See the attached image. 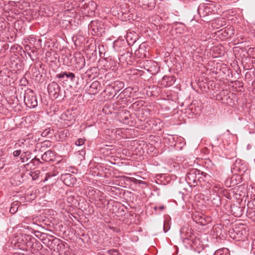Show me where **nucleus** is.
Returning <instances> with one entry per match:
<instances>
[{
  "label": "nucleus",
  "instance_id": "obj_1",
  "mask_svg": "<svg viewBox=\"0 0 255 255\" xmlns=\"http://www.w3.org/2000/svg\"><path fill=\"white\" fill-rule=\"evenodd\" d=\"M24 102L29 108H33L37 106L36 95L32 90L28 89L25 91Z\"/></svg>",
  "mask_w": 255,
  "mask_h": 255
},
{
  "label": "nucleus",
  "instance_id": "obj_2",
  "mask_svg": "<svg viewBox=\"0 0 255 255\" xmlns=\"http://www.w3.org/2000/svg\"><path fill=\"white\" fill-rule=\"evenodd\" d=\"M35 239L30 236L24 234L19 238V243L22 247H19V249L23 251H28L33 248Z\"/></svg>",
  "mask_w": 255,
  "mask_h": 255
},
{
  "label": "nucleus",
  "instance_id": "obj_3",
  "mask_svg": "<svg viewBox=\"0 0 255 255\" xmlns=\"http://www.w3.org/2000/svg\"><path fill=\"white\" fill-rule=\"evenodd\" d=\"M197 12L201 17L205 18L210 14L215 13L216 9L212 3L203 4L199 6Z\"/></svg>",
  "mask_w": 255,
  "mask_h": 255
},
{
  "label": "nucleus",
  "instance_id": "obj_4",
  "mask_svg": "<svg viewBox=\"0 0 255 255\" xmlns=\"http://www.w3.org/2000/svg\"><path fill=\"white\" fill-rule=\"evenodd\" d=\"M51 239L49 238V254L51 255H59V249L61 241L57 238L50 236Z\"/></svg>",
  "mask_w": 255,
  "mask_h": 255
},
{
  "label": "nucleus",
  "instance_id": "obj_5",
  "mask_svg": "<svg viewBox=\"0 0 255 255\" xmlns=\"http://www.w3.org/2000/svg\"><path fill=\"white\" fill-rule=\"evenodd\" d=\"M200 175V170L192 169L186 174V181L190 187H195L198 184L197 176Z\"/></svg>",
  "mask_w": 255,
  "mask_h": 255
},
{
  "label": "nucleus",
  "instance_id": "obj_6",
  "mask_svg": "<svg viewBox=\"0 0 255 255\" xmlns=\"http://www.w3.org/2000/svg\"><path fill=\"white\" fill-rule=\"evenodd\" d=\"M103 24L102 22L97 20H93L89 24V30L93 35H102L104 32L103 28Z\"/></svg>",
  "mask_w": 255,
  "mask_h": 255
},
{
  "label": "nucleus",
  "instance_id": "obj_7",
  "mask_svg": "<svg viewBox=\"0 0 255 255\" xmlns=\"http://www.w3.org/2000/svg\"><path fill=\"white\" fill-rule=\"evenodd\" d=\"M233 172L243 174L247 169V166L245 162L241 159H238L236 160L233 165Z\"/></svg>",
  "mask_w": 255,
  "mask_h": 255
},
{
  "label": "nucleus",
  "instance_id": "obj_8",
  "mask_svg": "<svg viewBox=\"0 0 255 255\" xmlns=\"http://www.w3.org/2000/svg\"><path fill=\"white\" fill-rule=\"evenodd\" d=\"M59 87L55 82L49 84V97L53 100L58 98L59 95Z\"/></svg>",
  "mask_w": 255,
  "mask_h": 255
},
{
  "label": "nucleus",
  "instance_id": "obj_9",
  "mask_svg": "<svg viewBox=\"0 0 255 255\" xmlns=\"http://www.w3.org/2000/svg\"><path fill=\"white\" fill-rule=\"evenodd\" d=\"M61 178L63 183L67 186H73L77 181L74 175L70 173L62 174Z\"/></svg>",
  "mask_w": 255,
  "mask_h": 255
},
{
  "label": "nucleus",
  "instance_id": "obj_10",
  "mask_svg": "<svg viewBox=\"0 0 255 255\" xmlns=\"http://www.w3.org/2000/svg\"><path fill=\"white\" fill-rule=\"evenodd\" d=\"M137 5L144 9L154 7L156 3L155 0H134Z\"/></svg>",
  "mask_w": 255,
  "mask_h": 255
},
{
  "label": "nucleus",
  "instance_id": "obj_11",
  "mask_svg": "<svg viewBox=\"0 0 255 255\" xmlns=\"http://www.w3.org/2000/svg\"><path fill=\"white\" fill-rule=\"evenodd\" d=\"M55 215H57V213L53 211V210H49V216H51V218L52 219V220H50V219L49 218V232H52V230L50 229V228H53V229L56 228V226H57L58 224V220L57 219V218L55 217Z\"/></svg>",
  "mask_w": 255,
  "mask_h": 255
},
{
  "label": "nucleus",
  "instance_id": "obj_12",
  "mask_svg": "<svg viewBox=\"0 0 255 255\" xmlns=\"http://www.w3.org/2000/svg\"><path fill=\"white\" fill-rule=\"evenodd\" d=\"M109 88H112L115 92L114 97L125 87L124 83L120 81H116L108 85Z\"/></svg>",
  "mask_w": 255,
  "mask_h": 255
},
{
  "label": "nucleus",
  "instance_id": "obj_13",
  "mask_svg": "<svg viewBox=\"0 0 255 255\" xmlns=\"http://www.w3.org/2000/svg\"><path fill=\"white\" fill-rule=\"evenodd\" d=\"M135 55L139 58H147V52L146 50V47L144 44H141L138 49L135 51Z\"/></svg>",
  "mask_w": 255,
  "mask_h": 255
},
{
  "label": "nucleus",
  "instance_id": "obj_14",
  "mask_svg": "<svg viewBox=\"0 0 255 255\" xmlns=\"http://www.w3.org/2000/svg\"><path fill=\"white\" fill-rule=\"evenodd\" d=\"M175 82V78L174 76H164L162 80V84L164 87H168L172 85Z\"/></svg>",
  "mask_w": 255,
  "mask_h": 255
},
{
  "label": "nucleus",
  "instance_id": "obj_15",
  "mask_svg": "<svg viewBox=\"0 0 255 255\" xmlns=\"http://www.w3.org/2000/svg\"><path fill=\"white\" fill-rule=\"evenodd\" d=\"M113 48L116 51L121 53L122 55L124 54L125 46L123 42L120 41H114L113 43Z\"/></svg>",
  "mask_w": 255,
  "mask_h": 255
},
{
  "label": "nucleus",
  "instance_id": "obj_16",
  "mask_svg": "<svg viewBox=\"0 0 255 255\" xmlns=\"http://www.w3.org/2000/svg\"><path fill=\"white\" fill-rule=\"evenodd\" d=\"M233 215L236 217H241L243 214V209L238 206L233 205L231 208Z\"/></svg>",
  "mask_w": 255,
  "mask_h": 255
},
{
  "label": "nucleus",
  "instance_id": "obj_17",
  "mask_svg": "<svg viewBox=\"0 0 255 255\" xmlns=\"http://www.w3.org/2000/svg\"><path fill=\"white\" fill-rule=\"evenodd\" d=\"M59 60H56V58H54V60H50V63L49 62V67H50L53 72H56L59 68Z\"/></svg>",
  "mask_w": 255,
  "mask_h": 255
},
{
  "label": "nucleus",
  "instance_id": "obj_18",
  "mask_svg": "<svg viewBox=\"0 0 255 255\" xmlns=\"http://www.w3.org/2000/svg\"><path fill=\"white\" fill-rule=\"evenodd\" d=\"M100 193V191L98 190H95L92 188H90L87 192V196L92 200H96V196H98Z\"/></svg>",
  "mask_w": 255,
  "mask_h": 255
},
{
  "label": "nucleus",
  "instance_id": "obj_19",
  "mask_svg": "<svg viewBox=\"0 0 255 255\" xmlns=\"http://www.w3.org/2000/svg\"><path fill=\"white\" fill-rule=\"evenodd\" d=\"M66 76L67 78L70 79L71 81H73V80L75 78V75L74 73L71 72L67 73L66 72H62L59 74L56 75L57 77L59 78H63L64 76Z\"/></svg>",
  "mask_w": 255,
  "mask_h": 255
},
{
  "label": "nucleus",
  "instance_id": "obj_20",
  "mask_svg": "<svg viewBox=\"0 0 255 255\" xmlns=\"http://www.w3.org/2000/svg\"><path fill=\"white\" fill-rule=\"evenodd\" d=\"M214 255H230V254L227 248H223L217 250Z\"/></svg>",
  "mask_w": 255,
  "mask_h": 255
},
{
  "label": "nucleus",
  "instance_id": "obj_21",
  "mask_svg": "<svg viewBox=\"0 0 255 255\" xmlns=\"http://www.w3.org/2000/svg\"><path fill=\"white\" fill-rule=\"evenodd\" d=\"M58 173V171L57 168L56 166L51 165L50 168H49V178H50L51 176H55Z\"/></svg>",
  "mask_w": 255,
  "mask_h": 255
},
{
  "label": "nucleus",
  "instance_id": "obj_22",
  "mask_svg": "<svg viewBox=\"0 0 255 255\" xmlns=\"http://www.w3.org/2000/svg\"><path fill=\"white\" fill-rule=\"evenodd\" d=\"M27 40L29 43L32 46L35 45V44H38V43L39 42V39H38L37 41L36 37L33 35L28 36L27 38Z\"/></svg>",
  "mask_w": 255,
  "mask_h": 255
},
{
  "label": "nucleus",
  "instance_id": "obj_23",
  "mask_svg": "<svg viewBox=\"0 0 255 255\" xmlns=\"http://www.w3.org/2000/svg\"><path fill=\"white\" fill-rule=\"evenodd\" d=\"M58 55L56 51L53 50L51 49L50 51H49V58H50V59H49V62L50 60H54V58H56V60H58Z\"/></svg>",
  "mask_w": 255,
  "mask_h": 255
},
{
  "label": "nucleus",
  "instance_id": "obj_24",
  "mask_svg": "<svg viewBox=\"0 0 255 255\" xmlns=\"http://www.w3.org/2000/svg\"><path fill=\"white\" fill-rule=\"evenodd\" d=\"M36 48L33 47L30 51L27 52V54L30 58L33 61L36 57L37 52L36 51Z\"/></svg>",
  "mask_w": 255,
  "mask_h": 255
},
{
  "label": "nucleus",
  "instance_id": "obj_25",
  "mask_svg": "<svg viewBox=\"0 0 255 255\" xmlns=\"http://www.w3.org/2000/svg\"><path fill=\"white\" fill-rule=\"evenodd\" d=\"M30 154V153L28 151H23L20 156V160L21 162H24L26 160L28 159V156Z\"/></svg>",
  "mask_w": 255,
  "mask_h": 255
},
{
  "label": "nucleus",
  "instance_id": "obj_26",
  "mask_svg": "<svg viewBox=\"0 0 255 255\" xmlns=\"http://www.w3.org/2000/svg\"><path fill=\"white\" fill-rule=\"evenodd\" d=\"M69 134L70 133L69 130L67 129H65L60 131L59 133V136L60 138L63 140L69 136Z\"/></svg>",
  "mask_w": 255,
  "mask_h": 255
},
{
  "label": "nucleus",
  "instance_id": "obj_27",
  "mask_svg": "<svg viewBox=\"0 0 255 255\" xmlns=\"http://www.w3.org/2000/svg\"><path fill=\"white\" fill-rule=\"evenodd\" d=\"M211 221L210 218L209 217L205 218V217H200V219H198L197 222L199 223L204 225L207 224L208 223Z\"/></svg>",
  "mask_w": 255,
  "mask_h": 255
},
{
  "label": "nucleus",
  "instance_id": "obj_28",
  "mask_svg": "<svg viewBox=\"0 0 255 255\" xmlns=\"http://www.w3.org/2000/svg\"><path fill=\"white\" fill-rule=\"evenodd\" d=\"M170 228V225L168 221H164L163 222V231L164 233H166Z\"/></svg>",
  "mask_w": 255,
  "mask_h": 255
},
{
  "label": "nucleus",
  "instance_id": "obj_29",
  "mask_svg": "<svg viewBox=\"0 0 255 255\" xmlns=\"http://www.w3.org/2000/svg\"><path fill=\"white\" fill-rule=\"evenodd\" d=\"M128 93L131 94V89L130 88H127L125 89L120 95L119 96H121V97H122V96H128Z\"/></svg>",
  "mask_w": 255,
  "mask_h": 255
},
{
  "label": "nucleus",
  "instance_id": "obj_30",
  "mask_svg": "<svg viewBox=\"0 0 255 255\" xmlns=\"http://www.w3.org/2000/svg\"><path fill=\"white\" fill-rule=\"evenodd\" d=\"M17 209L18 207H17V203H14L12 204V206L9 210V212L11 214H14L17 211Z\"/></svg>",
  "mask_w": 255,
  "mask_h": 255
},
{
  "label": "nucleus",
  "instance_id": "obj_31",
  "mask_svg": "<svg viewBox=\"0 0 255 255\" xmlns=\"http://www.w3.org/2000/svg\"><path fill=\"white\" fill-rule=\"evenodd\" d=\"M223 32L224 33H222V34H224L225 37H227V38L229 36L230 37L233 34V32H232V30H231L230 28H228L227 30H225L223 31Z\"/></svg>",
  "mask_w": 255,
  "mask_h": 255
},
{
  "label": "nucleus",
  "instance_id": "obj_32",
  "mask_svg": "<svg viewBox=\"0 0 255 255\" xmlns=\"http://www.w3.org/2000/svg\"><path fill=\"white\" fill-rule=\"evenodd\" d=\"M127 4L126 3H123L121 6V12L123 13V14H126L128 12H129V9H128V8H125V6H126Z\"/></svg>",
  "mask_w": 255,
  "mask_h": 255
},
{
  "label": "nucleus",
  "instance_id": "obj_33",
  "mask_svg": "<svg viewBox=\"0 0 255 255\" xmlns=\"http://www.w3.org/2000/svg\"><path fill=\"white\" fill-rule=\"evenodd\" d=\"M212 188V190L215 192H217L219 191V190L221 189V186L219 184H214L211 186Z\"/></svg>",
  "mask_w": 255,
  "mask_h": 255
},
{
  "label": "nucleus",
  "instance_id": "obj_34",
  "mask_svg": "<svg viewBox=\"0 0 255 255\" xmlns=\"http://www.w3.org/2000/svg\"><path fill=\"white\" fill-rule=\"evenodd\" d=\"M85 139L84 138H79L75 141V144L77 146L82 145L85 142Z\"/></svg>",
  "mask_w": 255,
  "mask_h": 255
},
{
  "label": "nucleus",
  "instance_id": "obj_35",
  "mask_svg": "<svg viewBox=\"0 0 255 255\" xmlns=\"http://www.w3.org/2000/svg\"><path fill=\"white\" fill-rule=\"evenodd\" d=\"M108 255H120L118 252L116 250H110L107 252Z\"/></svg>",
  "mask_w": 255,
  "mask_h": 255
},
{
  "label": "nucleus",
  "instance_id": "obj_36",
  "mask_svg": "<svg viewBox=\"0 0 255 255\" xmlns=\"http://www.w3.org/2000/svg\"><path fill=\"white\" fill-rule=\"evenodd\" d=\"M41 99L42 102L46 105H47V98L45 94L44 93L43 95H40Z\"/></svg>",
  "mask_w": 255,
  "mask_h": 255
},
{
  "label": "nucleus",
  "instance_id": "obj_37",
  "mask_svg": "<svg viewBox=\"0 0 255 255\" xmlns=\"http://www.w3.org/2000/svg\"><path fill=\"white\" fill-rule=\"evenodd\" d=\"M21 149L16 150L13 151V155L15 157H17L21 153Z\"/></svg>",
  "mask_w": 255,
  "mask_h": 255
},
{
  "label": "nucleus",
  "instance_id": "obj_38",
  "mask_svg": "<svg viewBox=\"0 0 255 255\" xmlns=\"http://www.w3.org/2000/svg\"><path fill=\"white\" fill-rule=\"evenodd\" d=\"M200 174H201L202 176H203L202 177L204 178L205 179H208L210 176L209 174L207 173L204 172L203 171L200 172Z\"/></svg>",
  "mask_w": 255,
  "mask_h": 255
},
{
  "label": "nucleus",
  "instance_id": "obj_39",
  "mask_svg": "<svg viewBox=\"0 0 255 255\" xmlns=\"http://www.w3.org/2000/svg\"><path fill=\"white\" fill-rule=\"evenodd\" d=\"M144 112L146 113L147 114H149V110L147 109H145V108H142L140 110V113L139 114V115L140 114H144Z\"/></svg>",
  "mask_w": 255,
  "mask_h": 255
},
{
  "label": "nucleus",
  "instance_id": "obj_40",
  "mask_svg": "<svg viewBox=\"0 0 255 255\" xmlns=\"http://www.w3.org/2000/svg\"><path fill=\"white\" fill-rule=\"evenodd\" d=\"M124 113L125 114L124 119L126 121L128 119V116H130L129 112L127 110H125V111L124 112Z\"/></svg>",
  "mask_w": 255,
  "mask_h": 255
},
{
  "label": "nucleus",
  "instance_id": "obj_41",
  "mask_svg": "<svg viewBox=\"0 0 255 255\" xmlns=\"http://www.w3.org/2000/svg\"><path fill=\"white\" fill-rule=\"evenodd\" d=\"M197 181L199 182L201 184H202V182L205 181L204 178L202 177H198L197 176Z\"/></svg>",
  "mask_w": 255,
  "mask_h": 255
},
{
  "label": "nucleus",
  "instance_id": "obj_42",
  "mask_svg": "<svg viewBox=\"0 0 255 255\" xmlns=\"http://www.w3.org/2000/svg\"><path fill=\"white\" fill-rule=\"evenodd\" d=\"M159 121V120L157 119V120H155L154 119H151L149 121V122H150V124L149 125H150V124H154V123H157Z\"/></svg>",
  "mask_w": 255,
  "mask_h": 255
},
{
  "label": "nucleus",
  "instance_id": "obj_43",
  "mask_svg": "<svg viewBox=\"0 0 255 255\" xmlns=\"http://www.w3.org/2000/svg\"><path fill=\"white\" fill-rule=\"evenodd\" d=\"M32 49V48H31V47L28 45H26L25 46V50L28 52V51H30Z\"/></svg>",
  "mask_w": 255,
  "mask_h": 255
},
{
  "label": "nucleus",
  "instance_id": "obj_44",
  "mask_svg": "<svg viewBox=\"0 0 255 255\" xmlns=\"http://www.w3.org/2000/svg\"><path fill=\"white\" fill-rule=\"evenodd\" d=\"M31 175L33 179H36L38 177V174L36 173L32 172Z\"/></svg>",
  "mask_w": 255,
  "mask_h": 255
},
{
  "label": "nucleus",
  "instance_id": "obj_45",
  "mask_svg": "<svg viewBox=\"0 0 255 255\" xmlns=\"http://www.w3.org/2000/svg\"><path fill=\"white\" fill-rule=\"evenodd\" d=\"M46 156H47V155H46V152H45L44 153V154L42 156V159L43 160H45V158H46Z\"/></svg>",
  "mask_w": 255,
  "mask_h": 255
},
{
  "label": "nucleus",
  "instance_id": "obj_46",
  "mask_svg": "<svg viewBox=\"0 0 255 255\" xmlns=\"http://www.w3.org/2000/svg\"><path fill=\"white\" fill-rule=\"evenodd\" d=\"M164 209V206H160L158 207V209L161 210V211H162Z\"/></svg>",
  "mask_w": 255,
  "mask_h": 255
},
{
  "label": "nucleus",
  "instance_id": "obj_47",
  "mask_svg": "<svg viewBox=\"0 0 255 255\" xmlns=\"http://www.w3.org/2000/svg\"><path fill=\"white\" fill-rule=\"evenodd\" d=\"M48 133V131H44L42 133V135L43 136H46L47 135V134Z\"/></svg>",
  "mask_w": 255,
  "mask_h": 255
},
{
  "label": "nucleus",
  "instance_id": "obj_48",
  "mask_svg": "<svg viewBox=\"0 0 255 255\" xmlns=\"http://www.w3.org/2000/svg\"><path fill=\"white\" fill-rule=\"evenodd\" d=\"M97 204V206H98L99 207H102L104 205H103V202L102 201V205H100L98 203H96Z\"/></svg>",
  "mask_w": 255,
  "mask_h": 255
},
{
  "label": "nucleus",
  "instance_id": "obj_49",
  "mask_svg": "<svg viewBox=\"0 0 255 255\" xmlns=\"http://www.w3.org/2000/svg\"><path fill=\"white\" fill-rule=\"evenodd\" d=\"M48 152H49V156H51V154H53V152H52V151H51V150H49Z\"/></svg>",
  "mask_w": 255,
  "mask_h": 255
},
{
  "label": "nucleus",
  "instance_id": "obj_50",
  "mask_svg": "<svg viewBox=\"0 0 255 255\" xmlns=\"http://www.w3.org/2000/svg\"><path fill=\"white\" fill-rule=\"evenodd\" d=\"M137 103H139V102H137ZM135 105H136V106H138V104H137V102H135L134 103H133V104L132 105L133 107H134Z\"/></svg>",
  "mask_w": 255,
  "mask_h": 255
},
{
  "label": "nucleus",
  "instance_id": "obj_51",
  "mask_svg": "<svg viewBox=\"0 0 255 255\" xmlns=\"http://www.w3.org/2000/svg\"><path fill=\"white\" fill-rule=\"evenodd\" d=\"M47 175H48V173H46V177H45V179H44L45 181H46L47 180V179H48Z\"/></svg>",
  "mask_w": 255,
  "mask_h": 255
},
{
  "label": "nucleus",
  "instance_id": "obj_52",
  "mask_svg": "<svg viewBox=\"0 0 255 255\" xmlns=\"http://www.w3.org/2000/svg\"><path fill=\"white\" fill-rule=\"evenodd\" d=\"M154 209L155 210H157V209H158V207H157V206H155V207H154Z\"/></svg>",
  "mask_w": 255,
  "mask_h": 255
},
{
  "label": "nucleus",
  "instance_id": "obj_53",
  "mask_svg": "<svg viewBox=\"0 0 255 255\" xmlns=\"http://www.w3.org/2000/svg\"><path fill=\"white\" fill-rule=\"evenodd\" d=\"M96 83H92V85H91V87L94 86L95 85H96Z\"/></svg>",
  "mask_w": 255,
  "mask_h": 255
},
{
  "label": "nucleus",
  "instance_id": "obj_54",
  "mask_svg": "<svg viewBox=\"0 0 255 255\" xmlns=\"http://www.w3.org/2000/svg\"><path fill=\"white\" fill-rule=\"evenodd\" d=\"M254 49V48L250 49L249 51L251 52V50L253 51Z\"/></svg>",
  "mask_w": 255,
  "mask_h": 255
},
{
  "label": "nucleus",
  "instance_id": "obj_55",
  "mask_svg": "<svg viewBox=\"0 0 255 255\" xmlns=\"http://www.w3.org/2000/svg\"><path fill=\"white\" fill-rule=\"evenodd\" d=\"M48 47H50V41H49V45H48Z\"/></svg>",
  "mask_w": 255,
  "mask_h": 255
},
{
  "label": "nucleus",
  "instance_id": "obj_56",
  "mask_svg": "<svg viewBox=\"0 0 255 255\" xmlns=\"http://www.w3.org/2000/svg\"><path fill=\"white\" fill-rule=\"evenodd\" d=\"M216 48H217V47L214 48L213 50L215 51Z\"/></svg>",
  "mask_w": 255,
  "mask_h": 255
},
{
  "label": "nucleus",
  "instance_id": "obj_57",
  "mask_svg": "<svg viewBox=\"0 0 255 255\" xmlns=\"http://www.w3.org/2000/svg\"><path fill=\"white\" fill-rule=\"evenodd\" d=\"M49 161H53V159H50L49 160Z\"/></svg>",
  "mask_w": 255,
  "mask_h": 255
},
{
  "label": "nucleus",
  "instance_id": "obj_58",
  "mask_svg": "<svg viewBox=\"0 0 255 255\" xmlns=\"http://www.w3.org/2000/svg\"><path fill=\"white\" fill-rule=\"evenodd\" d=\"M16 145H17V144H15V147H17V146H16Z\"/></svg>",
  "mask_w": 255,
  "mask_h": 255
},
{
  "label": "nucleus",
  "instance_id": "obj_59",
  "mask_svg": "<svg viewBox=\"0 0 255 255\" xmlns=\"http://www.w3.org/2000/svg\"><path fill=\"white\" fill-rule=\"evenodd\" d=\"M171 138L174 140V137H171Z\"/></svg>",
  "mask_w": 255,
  "mask_h": 255
},
{
  "label": "nucleus",
  "instance_id": "obj_60",
  "mask_svg": "<svg viewBox=\"0 0 255 255\" xmlns=\"http://www.w3.org/2000/svg\"><path fill=\"white\" fill-rule=\"evenodd\" d=\"M33 46V47H34L35 48H36V46H35V45H34V46Z\"/></svg>",
  "mask_w": 255,
  "mask_h": 255
},
{
  "label": "nucleus",
  "instance_id": "obj_61",
  "mask_svg": "<svg viewBox=\"0 0 255 255\" xmlns=\"http://www.w3.org/2000/svg\"><path fill=\"white\" fill-rule=\"evenodd\" d=\"M183 232V230H181V233H182Z\"/></svg>",
  "mask_w": 255,
  "mask_h": 255
}]
</instances>
